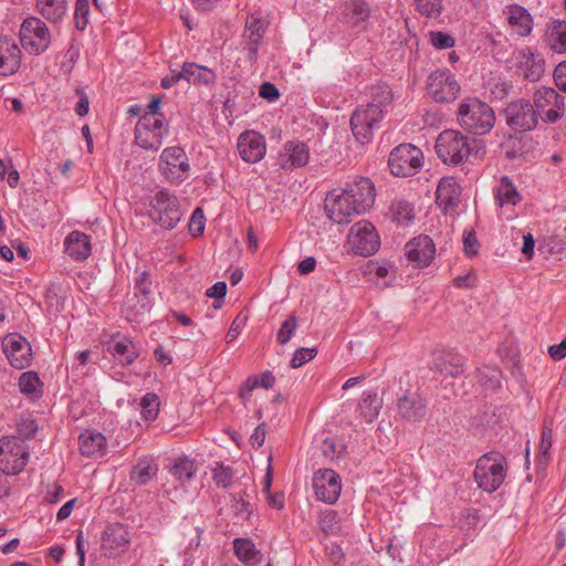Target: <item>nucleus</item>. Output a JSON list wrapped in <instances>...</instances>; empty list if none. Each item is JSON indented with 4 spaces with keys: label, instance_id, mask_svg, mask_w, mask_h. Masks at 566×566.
<instances>
[{
    "label": "nucleus",
    "instance_id": "1",
    "mask_svg": "<svg viewBox=\"0 0 566 566\" xmlns=\"http://www.w3.org/2000/svg\"><path fill=\"white\" fill-rule=\"evenodd\" d=\"M376 190L369 178L360 177L345 188L329 191L325 198L327 217L337 224H348L375 202Z\"/></svg>",
    "mask_w": 566,
    "mask_h": 566
},
{
    "label": "nucleus",
    "instance_id": "2",
    "mask_svg": "<svg viewBox=\"0 0 566 566\" xmlns=\"http://www.w3.org/2000/svg\"><path fill=\"white\" fill-rule=\"evenodd\" d=\"M394 94L387 84L369 87V99L359 104L350 116V128L360 144H368L374 138L376 129L392 106Z\"/></svg>",
    "mask_w": 566,
    "mask_h": 566
},
{
    "label": "nucleus",
    "instance_id": "3",
    "mask_svg": "<svg viewBox=\"0 0 566 566\" xmlns=\"http://www.w3.org/2000/svg\"><path fill=\"white\" fill-rule=\"evenodd\" d=\"M434 149L442 163L449 166L462 165L472 155L479 156L480 153L476 139L470 138L455 129L441 132L436 139Z\"/></svg>",
    "mask_w": 566,
    "mask_h": 566
},
{
    "label": "nucleus",
    "instance_id": "4",
    "mask_svg": "<svg viewBox=\"0 0 566 566\" xmlns=\"http://www.w3.org/2000/svg\"><path fill=\"white\" fill-rule=\"evenodd\" d=\"M457 115L460 126L474 135L488 134L495 124L492 107L478 98H464Z\"/></svg>",
    "mask_w": 566,
    "mask_h": 566
},
{
    "label": "nucleus",
    "instance_id": "5",
    "mask_svg": "<svg viewBox=\"0 0 566 566\" xmlns=\"http://www.w3.org/2000/svg\"><path fill=\"white\" fill-rule=\"evenodd\" d=\"M506 473L505 457L500 452H488L476 461L474 480L480 489L493 493L503 484Z\"/></svg>",
    "mask_w": 566,
    "mask_h": 566
},
{
    "label": "nucleus",
    "instance_id": "6",
    "mask_svg": "<svg viewBox=\"0 0 566 566\" xmlns=\"http://www.w3.org/2000/svg\"><path fill=\"white\" fill-rule=\"evenodd\" d=\"M147 213L154 223L165 230H172L182 217L178 198L167 189H160L149 197Z\"/></svg>",
    "mask_w": 566,
    "mask_h": 566
},
{
    "label": "nucleus",
    "instance_id": "7",
    "mask_svg": "<svg viewBox=\"0 0 566 566\" xmlns=\"http://www.w3.org/2000/svg\"><path fill=\"white\" fill-rule=\"evenodd\" d=\"M21 48L31 55L44 53L51 44V32L46 23L36 17L23 20L19 30Z\"/></svg>",
    "mask_w": 566,
    "mask_h": 566
},
{
    "label": "nucleus",
    "instance_id": "8",
    "mask_svg": "<svg viewBox=\"0 0 566 566\" xmlns=\"http://www.w3.org/2000/svg\"><path fill=\"white\" fill-rule=\"evenodd\" d=\"M270 21L266 12L258 9L251 11L247 19L242 33V51L247 60L254 64L258 60L259 49L269 28Z\"/></svg>",
    "mask_w": 566,
    "mask_h": 566
},
{
    "label": "nucleus",
    "instance_id": "9",
    "mask_svg": "<svg viewBox=\"0 0 566 566\" xmlns=\"http://www.w3.org/2000/svg\"><path fill=\"white\" fill-rule=\"evenodd\" d=\"M159 170L172 185H180L189 178L191 166L184 148L179 146L166 147L159 157Z\"/></svg>",
    "mask_w": 566,
    "mask_h": 566
},
{
    "label": "nucleus",
    "instance_id": "10",
    "mask_svg": "<svg viewBox=\"0 0 566 566\" xmlns=\"http://www.w3.org/2000/svg\"><path fill=\"white\" fill-rule=\"evenodd\" d=\"M29 450L15 436L0 439V471L6 475L22 472L29 461Z\"/></svg>",
    "mask_w": 566,
    "mask_h": 566
},
{
    "label": "nucleus",
    "instance_id": "11",
    "mask_svg": "<svg viewBox=\"0 0 566 566\" xmlns=\"http://www.w3.org/2000/svg\"><path fill=\"white\" fill-rule=\"evenodd\" d=\"M423 155L420 148L411 144L395 147L388 158L390 172L396 177L415 175L422 166Z\"/></svg>",
    "mask_w": 566,
    "mask_h": 566
},
{
    "label": "nucleus",
    "instance_id": "12",
    "mask_svg": "<svg viewBox=\"0 0 566 566\" xmlns=\"http://www.w3.org/2000/svg\"><path fill=\"white\" fill-rule=\"evenodd\" d=\"M428 95L437 103L453 102L460 94L461 86L454 74L448 69H439L427 77Z\"/></svg>",
    "mask_w": 566,
    "mask_h": 566
},
{
    "label": "nucleus",
    "instance_id": "13",
    "mask_svg": "<svg viewBox=\"0 0 566 566\" xmlns=\"http://www.w3.org/2000/svg\"><path fill=\"white\" fill-rule=\"evenodd\" d=\"M537 117L545 123H556L565 113V98L553 87L539 86L533 94Z\"/></svg>",
    "mask_w": 566,
    "mask_h": 566
},
{
    "label": "nucleus",
    "instance_id": "14",
    "mask_svg": "<svg viewBox=\"0 0 566 566\" xmlns=\"http://www.w3.org/2000/svg\"><path fill=\"white\" fill-rule=\"evenodd\" d=\"M167 134L168 126L163 118L140 116L135 126V143L143 149L157 150Z\"/></svg>",
    "mask_w": 566,
    "mask_h": 566
},
{
    "label": "nucleus",
    "instance_id": "15",
    "mask_svg": "<svg viewBox=\"0 0 566 566\" xmlns=\"http://www.w3.org/2000/svg\"><path fill=\"white\" fill-rule=\"evenodd\" d=\"M507 126L520 133L534 129L538 123L537 113L528 99L511 102L504 109Z\"/></svg>",
    "mask_w": 566,
    "mask_h": 566
},
{
    "label": "nucleus",
    "instance_id": "16",
    "mask_svg": "<svg viewBox=\"0 0 566 566\" xmlns=\"http://www.w3.org/2000/svg\"><path fill=\"white\" fill-rule=\"evenodd\" d=\"M348 241L353 251L364 256L374 254L380 245L376 228L365 220L356 222L350 228Z\"/></svg>",
    "mask_w": 566,
    "mask_h": 566
},
{
    "label": "nucleus",
    "instance_id": "17",
    "mask_svg": "<svg viewBox=\"0 0 566 566\" xmlns=\"http://www.w3.org/2000/svg\"><path fill=\"white\" fill-rule=\"evenodd\" d=\"M313 490L318 501L334 504L342 492V479L331 469H319L313 475Z\"/></svg>",
    "mask_w": 566,
    "mask_h": 566
},
{
    "label": "nucleus",
    "instance_id": "18",
    "mask_svg": "<svg viewBox=\"0 0 566 566\" xmlns=\"http://www.w3.org/2000/svg\"><path fill=\"white\" fill-rule=\"evenodd\" d=\"M2 348L12 367L23 369L31 364V345L22 335H7L2 340Z\"/></svg>",
    "mask_w": 566,
    "mask_h": 566
},
{
    "label": "nucleus",
    "instance_id": "19",
    "mask_svg": "<svg viewBox=\"0 0 566 566\" xmlns=\"http://www.w3.org/2000/svg\"><path fill=\"white\" fill-rule=\"evenodd\" d=\"M130 537L127 527L120 523L111 524L102 536V551L106 557L113 558L126 552Z\"/></svg>",
    "mask_w": 566,
    "mask_h": 566
},
{
    "label": "nucleus",
    "instance_id": "20",
    "mask_svg": "<svg viewBox=\"0 0 566 566\" xmlns=\"http://www.w3.org/2000/svg\"><path fill=\"white\" fill-rule=\"evenodd\" d=\"M517 70L525 80L537 82L545 72V60L539 53L525 46L514 53Z\"/></svg>",
    "mask_w": 566,
    "mask_h": 566
},
{
    "label": "nucleus",
    "instance_id": "21",
    "mask_svg": "<svg viewBox=\"0 0 566 566\" xmlns=\"http://www.w3.org/2000/svg\"><path fill=\"white\" fill-rule=\"evenodd\" d=\"M427 411V401L417 391H406L397 400V412L408 422H420L424 419Z\"/></svg>",
    "mask_w": 566,
    "mask_h": 566
},
{
    "label": "nucleus",
    "instance_id": "22",
    "mask_svg": "<svg viewBox=\"0 0 566 566\" xmlns=\"http://www.w3.org/2000/svg\"><path fill=\"white\" fill-rule=\"evenodd\" d=\"M237 148L244 161L255 164L265 156L266 144L261 134L247 130L239 136Z\"/></svg>",
    "mask_w": 566,
    "mask_h": 566
},
{
    "label": "nucleus",
    "instance_id": "23",
    "mask_svg": "<svg viewBox=\"0 0 566 566\" xmlns=\"http://www.w3.org/2000/svg\"><path fill=\"white\" fill-rule=\"evenodd\" d=\"M308 160V146L300 140H289L284 143L277 155V165L282 169L303 167Z\"/></svg>",
    "mask_w": 566,
    "mask_h": 566
},
{
    "label": "nucleus",
    "instance_id": "24",
    "mask_svg": "<svg viewBox=\"0 0 566 566\" xmlns=\"http://www.w3.org/2000/svg\"><path fill=\"white\" fill-rule=\"evenodd\" d=\"M434 254V243L428 235H419L406 244L407 259L418 266L428 265L433 260Z\"/></svg>",
    "mask_w": 566,
    "mask_h": 566
},
{
    "label": "nucleus",
    "instance_id": "25",
    "mask_svg": "<svg viewBox=\"0 0 566 566\" xmlns=\"http://www.w3.org/2000/svg\"><path fill=\"white\" fill-rule=\"evenodd\" d=\"M22 52L14 40L0 38V75L9 76L18 72L21 66Z\"/></svg>",
    "mask_w": 566,
    "mask_h": 566
},
{
    "label": "nucleus",
    "instance_id": "26",
    "mask_svg": "<svg viewBox=\"0 0 566 566\" xmlns=\"http://www.w3.org/2000/svg\"><path fill=\"white\" fill-rule=\"evenodd\" d=\"M461 189L453 177L442 178L437 187L436 202L446 212L453 211L460 202Z\"/></svg>",
    "mask_w": 566,
    "mask_h": 566
},
{
    "label": "nucleus",
    "instance_id": "27",
    "mask_svg": "<svg viewBox=\"0 0 566 566\" xmlns=\"http://www.w3.org/2000/svg\"><path fill=\"white\" fill-rule=\"evenodd\" d=\"M78 450L87 458H101L107 451L105 436L94 429L84 430L78 437Z\"/></svg>",
    "mask_w": 566,
    "mask_h": 566
},
{
    "label": "nucleus",
    "instance_id": "28",
    "mask_svg": "<svg viewBox=\"0 0 566 566\" xmlns=\"http://www.w3.org/2000/svg\"><path fill=\"white\" fill-rule=\"evenodd\" d=\"M504 14L511 29L520 36H527L533 30L531 13L520 4H509L504 8Z\"/></svg>",
    "mask_w": 566,
    "mask_h": 566
},
{
    "label": "nucleus",
    "instance_id": "29",
    "mask_svg": "<svg viewBox=\"0 0 566 566\" xmlns=\"http://www.w3.org/2000/svg\"><path fill=\"white\" fill-rule=\"evenodd\" d=\"M64 251L74 261L86 260L92 253L90 235L74 230L64 240Z\"/></svg>",
    "mask_w": 566,
    "mask_h": 566
},
{
    "label": "nucleus",
    "instance_id": "30",
    "mask_svg": "<svg viewBox=\"0 0 566 566\" xmlns=\"http://www.w3.org/2000/svg\"><path fill=\"white\" fill-rule=\"evenodd\" d=\"M107 350L124 366L132 365L139 355L137 345L128 337H113Z\"/></svg>",
    "mask_w": 566,
    "mask_h": 566
},
{
    "label": "nucleus",
    "instance_id": "31",
    "mask_svg": "<svg viewBox=\"0 0 566 566\" xmlns=\"http://www.w3.org/2000/svg\"><path fill=\"white\" fill-rule=\"evenodd\" d=\"M180 75L193 85H212L217 80V75L211 69L191 62L182 64Z\"/></svg>",
    "mask_w": 566,
    "mask_h": 566
},
{
    "label": "nucleus",
    "instance_id": "32",
    "mask_svg": "<svg viewBox=\"0 0 566 566\" xmlns=\"http://www.w3.org/2000/svg\"><path fill=\"white\" fill-rule=\"evenodd\" d=\"M158 473V464L153 457H143L138 459L133 467L129 479L136 485L148 484Z\"/></svg>",
    "mask_w": 566,
    "mask_h": 566
},
{
    "label": "nucleus",
    "instance_id": "33",
    "mask_svg": "<svg viewBox=\"0 0 566 566\" xmlns=\"http://www.w3.org/2000/svg\"><path fill=\"white\" fill-rule=\"evenodd\" d=\"M493 191L495 201L500 207L507 205L516 206L522 200V196L517 191L516 186L507 176L501 177Z\"/></svg>",
    "mask_w": 566,
    "mask_h": 566
},
{
    "label": "nucleus",
    "instance_id": "34",
    "mask_svg": "<svg viewBox=\"0 0 566 566\" xmlns=\"http://www.w3.org/2000/svg\"><path fill=\"white\" fill-rule=\"evenodd\" d=\"M370 15L369 4L365 0H346L343 9L344 20L350 25L365 22Z\"/></svg>",
    "mask_w": 566,
    "mask_h": 566
},
{
    "label": "nucleus",
    "instance_id": "35",
    "mask_svg": "<svg viewBox=\"0 0 566 566\" xmlns=\"http://www.w3.org/2000/svg\"><path fill=\"white\" fill-rule=\"evenodd\" d=\"M547 45L557 53L566 52V21L554 20L546 29Z\"/></svg>",
    "mask_w": 566,
    "mask_h": 566
},
{
    "label": "nucleus",
    "instance_id": "36",
    "mask_svg": "<svg viewBox=\"0 0 566 566\" xmlns=\"http://www.w3.org/2000/svg\"><path fill=\"white\" fill-rule=\"evenodd\" d=\"M382 408V400L375 391H364L358 403L359 416L367 422L371 423Z\"/></svg>",
    "mask_w": 566,
    "mask_h": 566
},
{
    "label": "nucleus",
    "instance_id": "37",
    "mask_svg": "<svg viewBox=\"0 0 566 566\" xmlns=\"http://www.w3.org/2000/svg\"><path fill=\"white\" fill-rule=\"evenodd\" d=\"M20 391L34 401L43 395V382L35 371H24L18 381Z\"/></svg>",
    "mask_w": 566,
    "mask_h": 566
},
{
    "label": "nucleus",
    "instance_id": "38",
    "mask_svg": "<svg viewBox=\"0 0 566 566\" xmlns=\"http://www.w3.org/2000/svg\"><path fill=\"white\" fill-rule=\"evenodd\" d=\"M196 461L189 457H179L174 459L172 465L168 469L169 473L180 483L190 481L197 473Z\"/></svg>",
    "mask_w": 566,
    "mask_h": 566
},
{
    "label": "nucleus",
    "instance_id": "39",
    "mask_svg": "<svg viewBox=\"0 0 566 566\" xmlns=\"http://www.w3.org/2000/svg\"><path fill=\"white\" fill-rule=\"evenodd\" d=\"M36 9L48 21L57 23L66 13V0H36Z\"/></svg>",
    "mask_w": 566,
    "mask_h": 566
},
{
    "label": "nucleus",
    "instance_id": "40",
    "mask_svg": "<svg viewBox=\"0 0 566 566\" xmlns=\"http://www.w3.org/2000/svg\"><path fill=\"white\" fill-rule=\"evenodd\" d=\"M39 430L35 418L30 412H22L15 420V431L18 441L33 439Z\"/></svg>",
    "mask_w": 566,
    "mask_h": 566
},
{
    "label": "nucleus",
    "instance_id": "41",
    "mask_svg": "<svg viewBox=\"0 0 566 566\" xmlns=\"http://www.w3.org/2000/svg\"><path fill=\"white\" fill-rule=\"evenodd\" d=\"M233 548L237 557L249 565L256 563L259 552L255 549L253 542L249 538H235Z\"/></svg>",
    "mask_w": 566,
    "mask_h": 566
},
{
    "label": "nucleus",
    "instance_id": "42",
    "mask_svg": "<svg viewBox=\"0 0 566 566\" xmlns=\"http://www.w3.org/2000/svg\"><path fill=\"white\" fill-rule=\"evenodd\" d=\"M318 525L326 535H337L342 531V521L335 510L327 509L319 513Z\"/></svg>",
    "mask_w": 566,
    "mask_h": 566
},
{
    "label": "nucleus",
    "instance_id": "43",
    "mask_svg": "<svg viewBox=\"0 0 566 566\" xmlns=\"http://www.w3.org/2000/svg\"><path fill=\"white\" fill-rule=\"evenodd\" d=\"M140 416L145 421H154L159 412V397L155 392H147L140 400Z\"/></svg>",
    "mask_w": 566,
    "mask_h": 566
},
{
    "label": "nucleus",
    "instance_id": "44",
    "mask_svg": "<svg viewBox=\"0 0 566 566\" xmlns=\"http://www.w3.org/2000/svg\"><path fill=\"white\" fill-rule=\"evenodd\" d=\"M391 218L399 224L407 223L413 219V208L406 200H395L390 207Z\"/></svg>",
    "mask_w": 566,
    "mask_h": 566
},
{
    "label": "nucleus",
    "instance_id": "45",
    "mask_svg": "<svg viewBox=\"0 0 566 566\" xmlns=\"http://www.w3.org/2000/svg\"><path fill=\"white\" fill-rule=\"evenodd\" d=\"M553 446V428L545 422L543 426L542 438L538 447V464L547 465L549 461V450Z\"/></svg>",
    "mask_w": 566,
    "mask_h": 566
},
{
    "label": "nucleus",
    "instance_id": "46",
    "mask_svg": "<svg viewBox=\"0 0 566 566\" xmlns=\"http://www.w3.org/2000/svg\"><path fill=\"white\" fill-rule=\"evenodd\" d=\"M443 0H413L416 10L428 19H437L443 10Z\"/></svg>",
    "mask_w": 566,
    "mask_h": 566
},
{
    "label": "nucleus",
    "instance_id": "47",
    "mask_svg": "<svg viewBox=\"0 0 566 566\" xmlns=\"http://www.w3.org/2000/svg\"><path fill=\"white\" fill-rule=\"evenodd\" d=\"M321 451L326 460L334 461L344 457L346 447L334 438H326L322 442Z\"/></svg>",
    "mask_w": 566,
    "mask_h": 566
},
{
    "label": "nucleus",
    "instance_id": "48",
    "mask_svg": "<svg viewBox=\"0 0 566 566\" xmlns=\"http://www.w3.org/2000/svg\"><path fill=\"white\" fill-rule=\"evenodd\" d=\"M479 382L486 389H495L501 386V371L491 366H484L478 370Z\"/></svg>",
    "mask_w": 566,
    "mask_h": 566
},
{
    "label": "nucleus",
    "instance_id": "49",
    "mask_svg": "<svg viewBox=\"0 0 566 566\" xmlns=\"http://www.w3.org/2000/svg\"><path fill=\"white\" fill-rule=\"evenodd\" d=\"M90 2L88 0H76L74 21L75 28L83 31L88 23Z\"/></svg>",
    "mask_w": 566,
    "mask_h": 566
},
{
    "label": "nucleus",
    "instance_id": "50",
    "mask_svg": "<svg viewBox=\"0 0 566 566\" xmlns=\"http://www.w3.org/2000/svg\"><path fill=\"white\" fill-rule=\"evenodd\" d=\"M428 36L430 43L438 50L451 49L455 44L454 38L442 31H430Z\"/></svg>",
    "mask_w": 566,
    "mask_h": 566
},
{
    "label": "nucleus",
    "instance_id": "51",
    "mask_svg": "<svg viewBox=\"0 0 566 566\" xmlns=\"http://www.w3.org/2000/svg\"><path fill=\"white\" fill-rule=\"evenodd\" d=\"M212 479L218 486L229 488L233 481V472L229 467L217 464L212 470Z\"/></svg>",
    "mask_w": 566,
    "mask_h": 566
},
{
    "label": "nucleus",
    "instance_id": "52",
    "mask_svg": "<svg viewBox=\"0 0 566 566\" xmlns=\"http://www.w3.org/2000/svg\"><path fill=\"white\" fill-rule=\"evenodd\" d=\"M316 355H317V349L315 347H313V348L300 347L298 349H296L294 352V355L291 359V367L300 368L304 364L314 359Z\"/></svg>",
    "mask_w": 566,
    "mask_h": 566
},
{
    "label": "nucleus",
    "instance_id": "53",
    "mask_svg": "<svg viewBox=\"0 0 566 566\" xmlns=\"http://www.w3.org/2000/svg\"><path fill=\"white\" fill-rule=\"evenodd\" d=\"M297 327V319L294 315L289 316L282 324L277 332V342L286 344L293 336Z\"/></svg>",
    "mask_w": 566,
    "mask_h": 566
},
{
    "label": "nucleus",
    "instance_id": "54",
    "mask_svg": "<svg viewBox=\"0 0 566 566\" xmlns=\"http://www.w3.org/2000/svg\"><path fill=\"white\" fill-rule=\"evenodd\" d=\"M206 218L200 208H197L189 221L188 229L192 237L201 235L205 231Z\"/></svg>",
    "mask_w": 566,
    "mask_h": 566
},
{
    "label": "nucleus",
    "instance_id": "55",
    "mask_svg": "<svg viewBox=\"0 0 566 566\" xmlns=\"http://www.w3.org/2000/svg\"><path fill=\"white\" fill-rule=\"evenodd\" d=\"M258 387L259 376H249L239 388V397L247 402L251 398L252 391Z\"/></svg>",
    "mask_w": 566,
    "mask_h": 566
},
{
    "label": "nucleus",
    "instance_id": "56",
    "mask_svg": "<svg viewBox=\"0 0 566 566\" xmlns=\"http://www.w3.org/2000/svg\"><path fill=\"white\" fill-rule=\"evenodd\" d=\"M463 247L464 252L469 256L478 254L479 242L473 230L464 231L463 233Z\"/></svg>",
    "mask_w": 566,
    "mask_h": 566
},
{
    "label": "nucleus",
    "instance_id": "57",
    "mask_svg": "<svg viewBox=\"0 0 566 566\" xmlns=\"http://www.w3.org/2000/svg\"><path fill=\"white\" fill-rule=\"evenodd\" d=\"M231 509L238 517L243 520H249L252 513L250 503L242 497L234 499Z\"/></svg>",
    "mask_w": 566,
    "mask_h": 566
},
{
    "label": "nucleus",
    "instance_id": "58",
    "mask_svg": "<svg viewBox=\"0 0 566 566\" xmlns=\"http://www.w3.org/2000/svg\"><path fill=\"white\" fill-rule=\"evenodd\" d=\"M327 555L329 560L335 566H342L345 560V554L342 549V547L337 544H332L327 547Z\"/></svg>",
    "mask_w": 566,
    "mask_h": 566
},
{
    "label": "nucleus",
    "instance_id": "59",
    "mask_svg": "<svg viewBox=\"0 0 566 566\" xmlns=\"http://www.w3.org/2000/svg\"><path fill=\"white\" fill-rule=\"evenodd\" d=\"M259 94L269 101H274L280 96L277 87L270 82H265L260 86Z\"/></svg>",
    "mask_w": 566,
    "mask_h": 566
},
{
    "label": "nucleus",
    "instance_id": "60",
    "mask_svg": "<svg viewBox=\"0 0 566 566\" xmlns=\"http://www.w3.org/2000/svg\"><path fill=\"white\" fill-rule=\"evenodd\" d=\"M554 80L556 85L566 92V62L559 63L554 71Z\"/></svg>",
    "mask_w": 566,
    "mask_h": 566
},
{
    "label": "nucleus",
    "instance_id": "61",
    "mask_svg": "<svg viewBox=\"0 0 566 566\" xmlns=\"http://www.w3.org/2000/svg\"><path fill=\"white\" fill-rule=\"evenodd\" d=\"M151 282L147 272H143L136 280L135 289L143 295L147 296L150 293Z\"/></svg>",
    "mask_w": 566,
    "mask_h": 566
},
{
    "label": "nucleus",
    "instance_id": "62",
    "mask_svg": "<svg viewBox=\"0 0 566 566\" xmlns=\"http://www.w3.org/2000/svg\"><path fill=\"white\" fill-rule=\"evenodd\" d=\"M227 293V284L222 281L214 283L206 292V295L211 298H223Z\"/></svg>",
    "mask_w": 566,
    "mask_h": 566
},
{
    "label": "nucleus",
    "instance_id": "63",
    "mask_svg": "<svg viewBox=\"0 0 566 566\" xmlns=\"http://www.w3.org/2000/svg\"><path fill=\"white\" fill-rule=\"evenodd\" d=\"M63 492L64 490L61 485L53 484L50 489H48L44 499L48 503L54 504L62 497Z\"/></svg>",
    "mask_w": 566,
    "mask_h": 566
},
{
    "label": "nucleus",
    "instance_id": "64",
    "mask_svg": "<svg viewBox=\"0 0 566 566\" xmlns=\"http://www.w3.org/2000/svg\"><path fill=\"white\" fill-rule=\"evenodd\" d=\"M548 354L554 360H560L566 357V338L557 345L549 346Z\"/></svg>",
    "mask_w": 566,
    "mask_h": 566
}]
</instances>
